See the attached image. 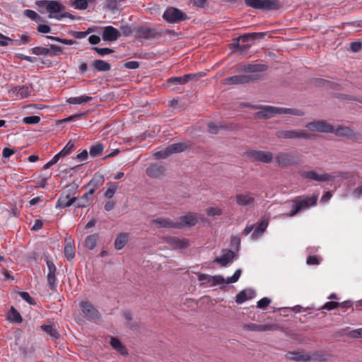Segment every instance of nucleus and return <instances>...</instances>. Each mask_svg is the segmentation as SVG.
Here are the masks:
<instances>
[{
	"label": "nucleus",
	"mask_w": 362,
	"mask_h": 362,
	"mask_svg": "<svg viewBox=\"0 0 362 362\" xmlns=\"http://www.w3.org/2000/svg\"><path fill=\"white\" fill-rule=\"evenodd\" d=\"M318 196L313 194L312 196H298L292 201L291 209L287 214L288 216H294L301 211L308 209L310 206L317 204Z\"/></svg>",
	"instance_id": "f257e3e1"
},
{
	"label": "nucleus",
	"mask_w": 362,
	"mask_h": 362,
	"mask_svg": "<svg viewBox=\"0 0 362 362\" xmlns=\"http://www.w3.org/2000/svg\"><path fill=\"white\" fill-rule=\"evenodd\" d=\"M301 176L303 178L308 179L310 180H315L317 182H327L332 180L336 177H339L343 180H346L352 177L353 174L351 172H337L334 173H322L320 174L315 170H310L303 172Z\"/></svg>",
	"instance_id": "f03ea898"
},
{
	"label": "nucleus",
	"mask_w": 362,
	"mask_h": 362,
	"mask_svg": "<svg viewBox=\"0 0 362 362\" xmlns=\"http://www.w3.org/2000/svg\"><path fill=\"white\" fill-rule=\"evenodd\" d=\"M78 188V185L75 182L67 185L64 190L60 194L57 202V207L66 208L71 205H76L77 197H75Z\"/></svg>",
	"instance_id": "7ed1b4c3"
},
{
	"label": "nucleus",
	"mask_w": 362,
	"mask_h": 362,
	"mask_svg": "<svg viewBox=\"0 0 362 362\" xmlns=\"http://www.w3.org/2000/svg\"><path fill=\"white\" fill-rule=\"evenodd\" d=\"M104 182L103 176H95L89 182L88 186L91 187L88 192H86L81 198L78 199L76 202L75 206L77 208L86 207L89 202V197L92 196L95 189L102 185Z\"/></svg>",
	"instance_id": "20e7f679"
},
{
	"label": "nucleus",
	"mask_w": 362,
	"mask_h": 362,
	"mask_svg": "<svg viewBox=\"0 0 362 362\" xmlns=\"http://www.w3.org/2000/svg\"><path fill=\"white\" fill-rule=\"evenodd\" d=\"M245 4L256 9L269 10L279 8L277 0H244Z\"/></svg>",
	"instance_id": "39448f33"
},
{
	"label": "nucleus",
	"mask_w": 362,
	"mask_h": 362,
	"mask_svg": "<svg viewBox=\"0 0 362 362\" xmlns=\"http://www.w3.org/2000/svg\"><path fill=\"white\" fill-rule=\"evenodd\" d=\"M38 4L45 6L46 11L49 13V18H54L56 20L57 17L62 13L61 10L64 7L59 1L54 0L39 1Z\"/></svg>",
	"instance_id": "423d86ee"
},
{
	"label": "nucleus",
	"mask_w": 362,
	"mask_h": 362,
	"mask_svg": "<svg viewBox=\"0 0 362 362\" xmlns=\"http://www.w3.org/2000/svg\"><path fill=\"white\" fill-rule=\"evenodd\" d=\"M163 18L168 23H174L187 18V15L180 9L168 7L164 11Z\"/></svg>",
	"instance_id": "0eeeda50"
},
{
	"label": "nucleus",
	"mask_w": 362,
	"mask_h": 362,
	"mask_svg": "<svg viewBox=\"0 0 362 362\" xmlns=\"http://www.w3.org/2000/svg\"><path fill=\"white\" fill-rule=\"evenodd\" d=\"M276 136L279 139H309L311 138L310 134L305 133L300 129L292 130H280L276 132Z\"/></svg>",
	"instance_id": "6e6552de"
},
{
	"label": "nucleus",
	"mask_w": 362,
	"mask_h": 362,
	"mask_svg": "<svg viewBox=\"0 0 362 362\" xmlns=\"http://www.w3.org/2000/svg\"><path fill=\"white\" fill-rule=\"evenodd\" d=\"M242 274V269H238L233 276H228L226 280L221 275H215L211 277V280H209V283L211 286H216L226 283L228 284L235 283L238 281Z\"/></svg>",
	"instance_id": "1a4fd4ad"
},
{
	"label": "nucleus",
	"mask_w": 362,
	"mask_h": 362,
	"mask_svg": "<svg viewBox=\"0 0 362 362\" xmlns=\"http://www.w3.org/2000/svg\"><path fill=\"white\" fill-rule=\"evenodd\" d=\"M249 158L252 161H261L269 163L272 160L273 155L269 151L252 150L246 152Z\"/></svg>",
	"instance_id": "9d476101"
},
{
	"label": "nucleus",
	"mask_w": 362,
	"mask_h": 362,
	"mask_svg": "<svg viewBox=\"0 0 362 362\" xmlns=\"http://www.w3.org/2000/svg\"><path fill=\"white\" fill-rule=\"evenodd\" d=\"M82 313L89 320H98L100 319V313L94 305L89 301H82L79 305Z\"/></svg>",
	"instance_id": "9b49d317"
},
{
	"label": "nucleus",
	"mask_w": 362,
	"mask_h": 362,
	"mask_svg": "<svg viewBox=\"0 0 362 362\" xmlns=\"http://www.w3.org/2000/svg\"><path fill=\"white\" fill-rule=\"evenodd\" d=\"M306 128L313 132H319L325 133H331L334 131V127L324 120H317L306 124Z\"/></svg>",
	"instance_id": "f8f14e48"
},
{
	"label": "nucleus",
	"mask_w": 362,
	"mask_h": 362,
	"mask_svg": "<svg viewBox=\"0 0 362 362\" xmlns=\"http://www.w3.org/2000/svg\"><path fill=\"white\" fill-rule=\"evenodd\" d=\"M275 159L278 165L283 168L297 163L298 160L297 156L293 153H279Z\"/></svg>",
	"instance_id": "ddd939ff"
},
{
	"label": "nucleus",
	"mask_w": 362,
	"mask_h": 362,
	"mask_svg": "<svg viewBox=\"0 0 362 362\" xmlns=\"http://www.w3.org/2000/svg\"><path fill=\"white\" fill-rule=\"evenodd\" d=\"M198 218V215L194 213H188L185 216H182L179 218V221H175L176 228L192 227L197 224Z\"/></svg>",
	"instance_id": "4468645a"
},
{
	"label": "nucleus",
	"mask_w": 362,
	"mask_h": 362,
	"mask_svg": "<svg viewBox=\"0 0 362 362\" xmlns=\"http://www.w3.org/2000/svg\"><path fill=\"white\" fill-rule=\"evenodd\" d=\"M201 74H188L182 76L171 77L167 82L169 86L185 85L190 81L196 80Z\"/></svg>",
	"instance_id": "2eb2a0df"
},
{
	"label": "nucleus",
	"mask_w": 362,
	"mask_h": 362,
	"mask_svg": "<svg viewBox=\"0 0 362 362\" xmlns=\"http://www.w3.org/2000/svg\"><path fill=\"white\" fill-rule=\"evenodd\" d=\"M235 201L238 205L243 207H251L254 205L255 198L251 193L244 192L237 194Z\"/></svg>",
	"instance_id": "dca6fc26"
},
{
	"label": "nucleus",
	"mask_w": 362,
	"mask_h": 362,
	"mask_svg": "<svg viewBox=\"0 0 362 362\" xmlns=\"http://www.w3.org/2000/svg\"><path fill=\"white\" fill-rule=\"evenodd\" d=\"M257 108L259 109V110L257 112V115L260 118L267 119L276 115H279V107H277L261 105Z\"/></svg>",
	"instance_id": "f3484780"
},
{
	"label": "nucleus",
	"mask_w": 362,
	"mask_h": 362,
	"mask_svg": "<svg viewBox=\"0 0 362 362\" xmlns=\"http://www.w3.org/2000/svg\"><path fill=\"white\" fill-rule=\"evenodd\" d=\"M252 81V77L250 75H235L227 77L224 79L226 85H239L249 83Z\"/></svg>",
	"instance_id": "a211bd4d"
},
{
	"label": "nucleus",
	"mask_w": 362,
	"mask_h": 362,
	"mask_svg": "<svg viewBox=\"0 0 362 362\" xmlns=\"http://www.w3.org/2000/svg\"><path fill=\"white\" fill-rule=\"evenodd\" d=\"M33 90L32 86L20 85L11 89V93L16 99H23L29 96Z\"/></svg>",
	"instance_id": "6ab92c4d"
},
{
	"label": "nucleus",
	"mask_w": 362,
	"mask_h": 362,
	"mask_svg": "<svg viewBox=\"0 0 362 362\" xmlns=\"http://www.w3.org/2000/svg\"><path fill=\"white\" fill-rule=\"evenodd\" d=\"M120 37L119 31L111 26L108 25L103 28L102 38L104 41H116Z\"/></svg>",
	"instance_id": "aec40b11"
},
{
	"label": "nucleus",
	"mask_w": 362,
	"mask_h": 362,
	"mask_svg": "<svg viewBox=\"0 0 362 362\" xmlns=\"http://www.w3.org/2000/svg\"><path fill=\"white\" fill-rule=\"evenodd\" d=\"M165 242L174 249H183L189 245V242L187 239L177 237H167Z\"/></svg>",
	"instance_id": "412c9836"
},
{
	"label": "nucleus",
	"mask_w": 362,
	"mask_h": 362,
	"mask_svg": "<svg viewBox=\"0 0 362 362\" xmlns=\"http://www.w3.org/2000/svg\"><path fill=\"white\" fill-rule=\"evenodd\" d=\"M235 257V252L230 250H223V254L220 257H216L214 262L220 264L223 267H226L232 262Z\"/></svg>",
	"instance_id": "4be33fe9"
},
{
	"label": "nucleus",
	"mask_w": 362,
	"mask_h": 362,
	"mask_svg": "<svg viewBox=\"0 0 362 362\" xmlns=\"http://www.w3.org/2000/svg\"><path fill=\"white\" fill-rule=\"evenodd\" d=\"M255 291L252 288L244 289L236 295L235 302L238 304H242L247 300L253 298L255 296Z\"/></svg>",
	"instance_id": "5701e85b"
},
{
	"label": "nucleus",
	"mask_w": 362,
	"mask_h": 362,
	"mask_svg": "<svg viewBox=\"0 0 362 362\" xmlns=\"http://www.w3.org/2000/svg\"><path fill=\"white\" fill-rule=\"evenodd\" d=\"M286 357L296 361L307 362L310 360L309 354L304 352L290 351L286 354Z\"/></svg>",
	"instance_id": "b1692460"
},
{
	"label": "nucleus",
	"mask_w": 362,
	"mask_h": 362,
	"mask_svg": "<svg viewBox=\"0 0 362 362\" xmlns=\"http://www.w3.org/2000/svg\"><path fill=\"white\" fill-rule=\"evenodd\" d=\"M152 222L158 225L159 228H176V222L169 218H157Z\"/></svg>",
	"instance_id": "393cba45"
},
{
	"label": "nucleus",
	"mask_w": 362,
	"mask_h": 362,
	"mask_svg": "<svg viewBox=\"0 0 362 362\" xmlns=\"http://www.w3.org/2000/svg\"><path fill=\"white\" fill-rule=\"evenodd\" d=\"M93 98L86 95H82L77 97H71L66 99V103L70 105H83L90 102Z\"/></svg>",
	"instance_id": "a878e982"
},
{
	"label": "nucleus",
	"mask_w": 362,
	"mask_h": 362,
	"mask_svg": "<svg viewBox=\"0 0 362 362\" xmlns=\"http://www.w3.org/2000/svg\"><path fill=\"white\" fill-rule=\"evenodd\" d=\"M267 66L264 64H248L243 65L240 67V69L247 73H256L261 72L266 70Z\"/></svg>",
	"instance_id": "bb28decb"
},
{
	"label": "nucleus",
	"mask_w": 362,
	"mask_h": 362,
	"mask_svg": "<svg viewBox=\"0 0 362 362\" xmlns=\"http://www.w3.org/2000/svg\"><path fill=\"white\" fill-rule=\"evenodd\" d=\"M244 328L250 331L255 332H266L271 330L272 325H257L255 323H248L244 325Z\"/></svg>",
	"instance_id": "cd10ccee"
},
{
	"label": "nucleus",
	"mask_w": 362,
	"mask_h": 362,
	"mask_svg": "<svg viewBox=\"0 0 362 362\" xmlns=\"http://www.w3.org/2000/svg\"><path fill=\"white\" fill-rule=\"evenodd\" d=\"M136 34L139 37L148 39L153 37L156 34L155 30L148 27L141 26L137 28Z\"/></svg>",
	"instance_id": "c85d7f7f"
},
{
	"label": "nucleus",
	"mask_w": 362,
	"mask_h": 362,
	"mask_svg": "<svg viewBox=\"0 0 362 362\" xmlns=\"http://www.w3.org/2000/svg\"><path fill=\"white\" fill-rule=\"evenodd\" d=\"M268 226V221L266 220H263L254 230L251 238L253 240L258 239L263 233L266 230Z\"/></svg>",
	"instance_id": "c756f323"
},
{
	"label": "nucleus",
	"mask_w": 362,
	"mask_h": 362,
	"mask_svg": "<svg viewBox=\"0 0 362 362\" xmlns=\"http://www.w3.org/2000/svg\"><path fill=\"white\" fill-rule=\"evenodd\" d=\"M266 35L265 33H250L239 37V40L243 42H248L250 40L262 39Z\"/></svg>",
	"instance_id": "7c9ffc66"
},
{
	"label": "nucleus",
	"mask_w": 362,
	"mask_h": 362,
	"mask_svg": "<svg viewBox=\"0 0 362 362\" xmlns=\"http://www.w3.org/2000/svg\"><path fill=\"white\" fill-rule=\"evenodd\" d=\"M335 135L339 136H345L347 138H351L354 136L353 131L347 127H338L337 129H334L332 132Z\"/></svg>",
	"instance_id": "2f4dec72"
},
{
	"label": "nucleus",
	"mask_w": 362,
	"mask_h": 362,
	"mask_svg": "<svg viewBox=\"0 0 362 362\" xmlns=\"http://www.w3.org/2000/svg\"><path fill=\"white\" fill-rule=\"evenodd\" d=\"M110 344L114 349L117 351L122 355L127 354V349L125 348L124 346H123V344L121 343V341L119 339L114 338V337H111Z\"/></svg>",
	"instance_id": "473e14b6"
},
{
	"label": "nucleus",
	"mask_w": 362,
	"mask_h": 362,
	"mask_svg": "<svg viewBox=\"0 0 362 362\" xmlns=\"http://www.w3.org/2000/svg\"><path fill=\"white\" fill-rule=\"evenodd\" d=\"M186 148L187 146L183 143H175L167 146V151L171 155L173 153L182 152Z\"/></svg>",
	"instance_id": "72a5a7b5"
},
{
	"label": "nucleus",
	"mask_w": 362,
	"mask_h": 362,
	"mask_svg": "<svg viewBox=\"0 0 362 362\" xmlns=\"http://www.w3.org/2000/svg\"><path fill=\"white\" fill-rule=\"evenodd\" d=\"M93 66L98 71H107L111 69L109 63L101 59L95 60L93 62Z\"/></svg>",
	"instance_id": "f704fd0d"
},
{
	"label": "nucleus",
	"mask_w": 362,
	"mask_h": 362,
	"mask_svg": "<svg viewBox=\"0 0 362 362\" xmlns=\"http://www.w3.org/2000/svg\"><path fill=\"white\" fill-rule=\"evenodd\" d=\"M128 240V235L127 233L119 234L115 239V247L117 250L122 249L126 245Z\"/></svg>",
	"instance_id": "c9c22d12"
},
{
	"label": "nucleus",
	"mask_w": 362,
	"mask_h": 362,
	"mask_svg": "<svg viewBox=\"0 0 362 362\" xmlns=\"http://www.w3.org/2000/svg\"><path fill=\"white\" fill-rule=\"evenodd\" d=\"M96 0H74L73 6L76 9L84 10L88 8V5L93 4Z\"/></svg>",
	"instance_id": "e433bc0d"
},
{
	"label": "nucleus",
	"mask_w": 362,
	"mask_h": 362,
	"mask_svg": "<svg viewBox=\"0 0 362 362\" xmlns=\"http://www.w3.org/2000/svg\"><path fill=\"white\" fill-rule=\"evenodd\" d=\"M103 144L98 143L97 144L93 145L90 147L89 153L91 157L95 158L103 153Z\"/></svg>",
	"instance_id": "4c0bfd02"
},
{
	"label": "nucleus",
	"mask_w": 362,
	"mask_h": 362,
	"mask_svg": "<svg viewBox=\"0 0 362 362\" xmlns=\"http://www.w3.org/2000/svg\"><path fill=\"white\" fill-rule=\"evenodd\" d=\"M41 329L45 331L46 333L50 335L53 339H57L59 337V332L56 329L54 328L52 325H45L43 324L41 326Z\"/></svg>",
	"instance_id": "58836bf2"
},
{
	"label": "nucleus",
	"mask_w": 362,
	"mask_h": 362,
	"mask_svg": "<svg viewBox=\"0 0 362 362\" xmlns=\"http://www.w3.org/2000/svg\"><path fill=\"white\" fill-rule=\"evenodd\" d=\"M162 172V167L156 164L151 165L146 169V173L151 177H158Z\"/></svg>",
	"instance_id": "ea45409f"
},
{
	"label": "nucleus",
	"mask_w": 362,
	"mask_h": 362,
	"mask_svg": "<svg viewBox=\"0 0 362 362\" xmlns=\"http://www.w3.org/2000/svg\"><path fill=\"white\" fill-rule=\"evenodd\" d=\"M30 52L37 56L49 57L48 47H35L30 49Z\"/></svg>",
	"instance_id": "a19ab883"
},
{
	"label": "nucleus",
	"mask_w": 362,
	"mask_h": 362,
	"mask_svg": "<svg viewBox=\"0 0 362 362\" xmlns=\"http://www.w3.org/2000/svg\"><path fill=\"white\" fill-rule=\"evenodd\" d=\"M288 114L296 116H303L304 112L299 109L279 107V115Z\"/></svg>",
	"instance_id": "79ce46f5"
},
{
	"label": "nucleus",
	"mask_w": 362,
	"mask_h": 362,
	"mask_svg": "<svg viewBox=\"0 0 362 362\" xmlns=\"http://www.w3.org/2000/svg\"><path fill=\"white\" fill-rule=\"evenodd\" d=\"M8 318L11 322L14 323H21L22 322L21 315L13 307H11Z\"/></svg>",
	"instance_id": "37998d69"
},
{
	"label": "nucleus",
	"mask_w": 362,
	"mask_h": 362,
	"mask_svg": "<svg viewBox=\"0 0 362 362\" xmlns=\"http://www.w3.org/2000/svg\"><path fill=\"white\" fill-rule=\"evenodd\" d=\"M97 238L95 235H88L84 242L85 247L89 250H93L96 246Z\"/></svg>",
	"instance_id": "c03bdc74"
},
{
	"label": "nucleus",
	"mask_w": 362,
	"mask_h": 362,
	"mask_svg": "<svg viewBox=\"0 0 362 362\" xmlns=\"http://www.w3.org/2000/svg\"><path fill=\"white\" fill-rule=\"evenodd\" d=\"M64 255L68 260H71L75 257V247L71 244L68 243L64 247Z\"/></svg>",
	"instance_id": "a18cd8bd"
},
{
	"label": "nucleus",
	"mask_w": 362,
	"mask_h": 362,
	"mask_svg": "<svg viewBox=\"0 0 362 362\" xmlns=\"http://www.w3.org/2000/svg\"><path fill=\"white\" fill-rule=\"evenodd\" d=\"M24 15L35 22L42 21V18L39 16L35 11L25 9L24 11Z\"/></svg>",
	"instance_id": "49530a36"
},
{
	"label": "nucleus",
	"mask_w": 362,
	"mask_h": 362,
	"mask_svg": "<svg viewBox=\"0 0 362 362\" xmlns=\"http://www.w3.org/2000/svg\"><path fill=\"white\" fill-rule=\"evenodd\" d=\"M74 148V144L69 141L66 146L57 153L60 158L69 155Z\"/></svg>",
	"instance_id": "de8ad7c7"
},
{
	"label": "nucleus",
	"mask_w": 362,
	"mask_h": 362,
	"mask_svg": "<svg viewBox=\"0 0 362 362\" xmlns=\"http://www.w3.org/2000/svg\"><path fill=\"white\" fill-rule=\"evenodd\" d=\"M49 50V57H56L62 54V47L55 45H49L48 47Z\"/></svg>",
	"instance_id": "09e8293b"
},
{
	"label": "nucleus",
	"mask_w": 362,
	"mask_h": 362,
	"mask_svg": "<svg viewBox=\"0 0 362 362\" xmlns=\"http://www.w3.org/2000/svg\"><path fill=\"white\" fill-rule=\"evenodd\" d=\"M47 283L51 290L56 291L57 282L55 274H47Z\"/></svg>",
	"instance_id": "8fccbe9b"
},
{
	"label": "nucleus",
	"mask_w": 362,
	"mask_h": 362,
	"mask_svg": "<svg viewBox=\"0 0 362 362\" xmlns=\"http://www.w3.org/2000/svg\"><path fill=\"white\" fill-rule=\"evenodd\" d=\"M15 40L10 38L9 37L5 36L0 33V46L6 47L8 45H14Z\"/></svg>",
	"instance_id": "3c124183"
},
{
	"label": "nucleus",
	"mask_w": 362,
	"mask_h": 362,
	"mask_svg": "<svg viewBox=\"0 0 362 362\" xmlns=\"http://www.w3.org/2000/svg\"><path fill=\"white\" fill-rule=\"evenodd\" d=\"M23 122L27 124H36L40 122V117L37 115H32L24 117Z\"/></svg>",
	"instance_id": "603ef678"
},
{
	"label": "nucleus",
	"mask_w": 362,
	"mask_h": 362,
	"mask_svg": "<svg viewBox=\"0 0 362 362\" xmlns=\"http://www.w3.org/2000/svg\"><path fill=\"white\" fill-rule=\"evenodd\" d=\"M19 296L21 297L22 299L25 300L30 305H34L36 304L35 300L30 296L28 292H26V291L20 292Z\"/></svg>",
	"instance_id": "864d4df0"
},
{
	"label": "nucleus",
	"mask_w": 362,
	"mask_h": 362,
	"mask_svg": "<svg viewBox=\"0 0 362 362\" xmlns=\"http://www.w3.org/2000/svg\"><path fill=\"white\" fill-rule=\"evenodd\" d=\"M206 213L209 216H220L222 214V211L218 207H209L206 209Z\"/></svg>",
	"instance_id": "5fc2aeb1"
},
{
	"label": "nucleus",
	"mask_w": 362,
	"mask_h": 362,
	"mask_svg": "<svg viewBox=\"0 0 362 362\" xmlns=\"http://www.w3.org/2000/svg\"><path fill=\"white\" fill-rule=\"evenodd\" d=\"M100 56H105L110 54H112L114 51L112 49L104 47V48H100L97 47H94L93 48Z\"/></svg>",
	"instance_id": "6e6d98bb"
},
{
	"label": "nucleus",
	"mask_w": 362,
	"mask_h": 362,
	"mask_svg": "<svg viewBox=\"0 0 362 362\" xmlns=\"http://www.w3.org/2000/svg\"><path fill=\"white\" fill-rule=\"evenodd\" d=\"M271 303V300L267 297H264L257 303V307L260 309L266 308Z\"/></svg>",
	"instance_id": "4d7b16f0"
},
{
	"label": "nucleus",
	"mask_w": 362,
	"mask_h": 362,
	"mask_svg": "<svg viewBox=\"0 0 362 362\" xmlns=\"http://www.w3.org/2000/svg\"><path fill=\"white\" fill-rule=\"evenodd\" d=\"M61 158L59 157V155H58L57 153L56 155H54L52 158L48 161L47 163H45L43 166V169L44 170H47L48 168H49L52 165H54L55 163H57L59 160Z\"/></svg>",
	"instance_id": "13d9d810"
},
{
	"label": "nucleus",
	"mask_w": 362,
	"mask_h": 362,
	"mask_svg": "<svg viewBox=\"0 0 362 362\" xmlns=\"http://www.w3.org/2000/svg\"><path fill=\"white\" fill-rule=\"evenodd\" d=\"M91 32V30L89 28L86 31L82 32V31H75L73 33V36L76 39H83L86 37Z\"/></svg>",
	"instance_id": "bf43d9fd"
},
{
	"label": "nucleus",
	"mask_w": 362,
	"mask_h": 362,
	"mask_svg": "<svg viewBox=\"0 0 362 362\" xmlns=\"http://www.w3.org/2000/svg\"><path fill=\"white\" fill-rule=\"evenodd\" d=\"M37 30L40 33L47 34L51 32V28L46 24H40L37 27Z\"/></svg>",
	"instance_id": "052dcab7"
},
{
	"label": "nucleus",
	"mask_w": 362,
	"mask_h": 362,
	"mask_svg": "<svg viewBox=\"0 0 362 362\" xmlns=\"http://www.w3.org/2000/svg\"><path fill=\"white\" fill-rule=\"evenodd\" d=\"M348 335L351 338H362V327L350 331Z\"/></svg>",
	"instance_id": "680f3d73"
},
{
	"label": "nucleus",
	"mask_w": 362,
	"mask_h": 362,
	"mask_svg": "<svg viewBox=\"0 0 362 362\" xmlns=\"http://www.w3.org/2000/svg\"><path fill=\"white\" fill-rule=\"evenodd\" d=\"M168 156H170V153L167 151V147L164 150L157 151L154 153V156L158 159L165 158Z\"/></svg>",
	"instance_id": "e2e57ef3"
},
{
	"label": "nucleus",
	"mask_w": 362,
	"mask_h": 362,
	"mask_svg": "<svg viewBox=\"0 0 362 362\" xmlns=\"http://www.w3.org/2000/svg\"><path fill=\"white\" fill-rule=\"evenodd\" d=\"M30 40V36L27 35H22L21 36L20 40H16L14 45H27L28 43V41Z\"/></svg>",
	"instance_id": "0e129e2a"
},
{
	"label": "nucleus",
	"mask_w": 362,
	"mask_h": 362,
	"mask_svg": "<svg viewBox=\"0 0 362 362\" xmlns=\"http://www.w3.org/2000/svg\"><path fill=\"white\" fill-rule=\"evenodd\" d=\"M85 115H86L85 113L75 114V115H71V116L66 117L63 121L66 122L76 121L78 119L85 117Z\"/></svg>",
	"instance_id": "69168bd1"
},
{
	"label": "nucleus",
	"mask_w": 362,
	"mask_h": 362,
	"mask_svg": "<svg viewBox=\"0 0 362 362\" xmlns=\"http://www.w3.org/2000/svg\"><path fill=\"white\" fill-rule=\"evenodd\" d=\"M338 305H339V303L334 302V301H329V302L326 303L323 305L322 308L327 310H332L336 308Z\"/></svg>",
	"instance_id": "338daca9"
},
{
	"label": "nucleus",
	"mask_w": 362,
	"mask_h": 362,
	"mask_svg": "<svg viewBox=\"0 0 362 362\" xmlns=\"http://www.w3.org/2000/svg\"><path fill=\"white\" fill-rule=\"evenodd\" d=\"M351 196L355 199L361 198L362 196V186L355 188L351 192Z\"/></svg>",
	"instance_id": "774afa93"
}]
</instances>
